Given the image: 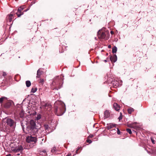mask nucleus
Wrapping results in <instances>:
<instances>
[{
  "instance_id": "1",
  "label": "nucleus",
  "mask_w": 156,
  "mask_h": 156,
  "mask_svg": "<svg viewBox=\"0 0 156 156\" xmlns=\"http://www.w3.org/2000/svg\"><path fill=\"white\" fill-rule=\"evenodd\" d=\"M36 125L35 121L33 120H30V124L27 126L26 128L27 133L30 135H35L37 133L38 129L37 128Z\"/></svg>"
},
{
  "instance_id": "2",
  "label": "nucleus",
  "mask_w": 156,
  "mask_h": 156,
  "mask_svg": "<svg viewBox=\"0 0 156 156\" xmlns=\"http://www.w3.org/2000/svg\"><path fill=\"white\" fill-rule=\"evenodd\" d=\"M57 104H58V107L55 106V114L58 116H60L62 115L65 112L66 108L65 104L62 102L58 101L56 102L55 105Z\"/></svg>"
},
{
  "instance_id": "3",
  "label": "nucleus",
  "mask_w": 156,
  "mask_h": 156,
  "mask_svg": "<svg viewBox=\"0 0 156 156\" xmlns=\"http://www.w3.org/2000/svg\"><path fill=\"white\" fill-rule=\"evenodd\" d=\"M63 82L61 76L57 77L55 79H54L52 83V84L54 86V89L58 90L60 89L62 86Z\"/></svg>"
},
{
  "instance_id": "4",
  "label": "nucleus",
  "mask_w": 156,
  "mask_h": 156,
  "mask_svg": "<svg viewBox=\"0 0 156 156\" xmlns=\"http://www.w3.org/2000/svg\"><path fill=\"white\" fill-rule=\"evenodd\" d=\"M108 84H112L114 87L116 88L121 86L122 84V81L118 79L113 80L112 78H109L108 80Z\"/></svg>"
},
{
  "instance_id": "5",
  "label": "nucleus",
  "mask_w": 156,
  "mask_h": 156,
  "mask_svg": "<svg viewBox=\"0 0 156 156\" xmlns=\"http://www.w3.org/2000/svg\"><path fill=\"white\" fill-rule=\"evenodd\" d=\"M37 141V138L35 136L32 135L28 136L26 138V141L29 143V146L31 148L33 147L36 144Z\"/></svg>"
},
{
  "instance_id": "6",
  "label": "nucleus",
  "mask_w": 156,
  "mask_h": 156,
  "mask_svg": "<svg viewBox=\"0 0 156 156\" xmlns=\"http://www.w3.org/2000/svg\"><path fill=\"white\" fill-rule=\"evenodd\" d=\"M6 122L8 126L12 128V130H13L16 125L15 122L14 121L11 119L8 118L7 119Z\"/></svg>"
},
{
  "instance_id": "7",
  "label": "nucleus",
  "mask_w": 156,
  "mask_h": 156,
  "mask_svg": "<svg viewBox=\"0 0 156 156\" xmlns=\"http://www.w3.org/2000/svg\"><path fill=\"white\" fill-rule=\"evenodd\" d=\"M97 35L99 38L104 39L105 37L106 34L105 32L102 31L101 30H99L97 33Z\"/></svg>"
},
{
  "instance_id": "8",
  "label": "nucleus",
  "mask_w": 156,
  "mask_h": 156,
  "mask_svg": "<svg viewBox=\"0 0 156 156\" xmlns=\"http://www.w3.org/2000/svg\"><path fill=\"white\" fill-rule=\"evenodd\" d=\"M12 150L15 152H18L20 151H21L23 150V148L21 146H19L15 148H12Z\"/></svg>"
},
{
  "instance_id": "9",
  "label": "nucleus",
  "mask_w": 156,
  "mask_h": 156,
  "mask_svg": "<svg viewBox=\"0 0 156 156\" xmlns=\"http://www.w3.org/2000/svg\"><path fill=\"white\" fill-rule=\"evenodd\" d=\"M114 108L116 111H119L120 109V107L117 103H115L113 105Z\"/></svg>"
},
{
  "instance_id": "10",
  "label": "nucleus",
  "mask_w": 156,
  "mask_h": 156,
  "mask_svg": "<svg viewBox=\"0 0 156 156\" xmlns=\"http://www.w3.org/2000/svg\"><path fill=\"white\" fill-rule=\"evenodd\" d=\"M13 15L12 13V12L7 17V20L8 22H11L12 21V20L13 18Z\"/></svg>"
},
{
  "instance_id": "11",
  "label": "nucleus",
  "mask_w": 156,
  "mask_h": 156,
  "mask_svg": "<svg viewBox=\"0 0 156 156\" xmlns=\"http://www.w3.org/2000/svg\"><path fill=\"white\" fill-rule=\"evenodd\" d=\"M110 60L111 61L113 62H115L117 60V57L116 55H114L113 56H111L110 57Z\"/></svg>"
},
{
  "instance_id": "12",
  "label": "nucleus",
  "mask_w": 156,
  "mask_h": 156,
  "mask_svg": "<svg viewBox=\"0 0 156 156\" xmlns=\"http://www.w3.org/2000/svg\"><path fill=\"white\" fill-rule=\"evenodd\" d=\"M43 72L40 70L39 69L38 70L37 72V76L36 77L37 78H39L41 76Z\"/></svg>"
},
{
  "instance_id": "13",
  "label": "nucleus",
  "mask_w": 156,
  "mask_h": 156,
  "mask_svg": "<svg viewBox=\"0 0 156 156\" xmlns=\"http://www.w3.org/2000/svg\"><path fill=\"white\" fill-rule=\"evenodd\" d=\"M12 103V102L10 101H7L5 105V107L7 108H9L11 106Z\"/></svg>"
},
{
  "instance_id": "14",
  "label": "nucleus",
  "mask_w": 156,
  "mask_h": 156,
  "mask_svg": "<svg viewBox=\"0 0 156 156\" xmlns=\"http://www.w3.org/2000/svg\"><path fill=\"white\" fill-rule=\"evenodd\" d=\"M137 123L136 122H134L131 123H129L128 124V126L133 128H135L136 125Z\"/></svg>"
},
{
  "instance_id": "15",
  "label": "nucleus",
  "mask_w": 156,
  "mask_h": 156,
  "mask_svg": "<svg viewBox=\"0 0 156 156\" xmlns=\"http://www.w3.org/2000/svg\"><path fill=\"white\" fill-rule=\"evenodd\" d=\"M115 125L113 123H110L107 127L108 129H110L115 126Z\"/></svg>"
},
{
  "instance_id": "16",
  "label": "nucleus",
  "mask_w": 156,
  "mask_h": 156,
  "mask_svg": "<svg viewBox=\"0 0 156 156\" xmlns=\"http://www.w3.org/2000/svg\"><path fill=\"white\" fill-rule=\"evenodd\" d=\"M7 101V98L5 97H2L0 98V103L5 102Z\"/></svg>"
},
{
  "instance_id": "17",
  "label": "nucleus",
  "mask_w": 156,
  "mask_h": 156,
  "mask_svg": "<svg viewBox=\"0 0 156 156\" xmlns=\"http://www.w3.org/2000/svg\"><path fill=\"white\" fill-rule=\"evenodd\" d=\"M23 12L22 11H19V9H18L17 12L16 13L18 17H20L22 15H23Z\"/></svg>"
},
{
  "instance_id": "18",
  "label": "nucleus",
  "mask_w": 156,
  "mask_h": 156,
  "mask_svg": "<svg viewBox=\"0 0 156 156\" xmlns=\"http://www.w3.org/2000/svg\"><path fill=\"white\" fill-rule=\"evenodd\" d=\"M105 117V118L108 117L110 116L109 112L108 111L106 110L104 112Z\"/></svg>"
},
{
  "instance_id": "19",
  "label": "nucleus",
  "mask_w": 156,
  "mask_h": 156,
  "mask_svg": "<svg viewBox=\"0 0 156 156\" xmlns=\"http://www.w3.org/2000/svg\"><path fill=\"white\" fill-rule=\"evenodd\" d=\"M134 111V109L132 108H130L128 109V112L129 114H131L132 112Z\"/></svg>"
},
{
  "instance_id": "20",
  "label": "nucleus",
  "mask_w": 156,
  "mask_h": 156,
  "mask_svg": "<svg viewBox=\"0 0 156 156\" xmlns=\"http://www.w3.org/2000/svg\"><path fill=\"white\" fill-rule=\"evenodd\" d=\"M26 86L27 87H29L31 85V83L30 81L27 80L26 82Z\"/></svg>"
},
{
  "instance_id": "21",
  "label": "nucleus",
  "mask_w": 156,
  "mask_h": 156,
  "mask_svg": "<svg viewBox=\"0 0 156 156\" xmlns=\"http://www.w3.org/2000/svg\"><path fill=\"white\" fill-rule=\"evenodd\" d=\"M117 48L116 46L114 47L112 49V52L113 53H116L117 51Z\"/></svg>"
},
{
  "instance_id": "22",
  "label": "nucleus",
  "mask_w": 156,
  "mask_h": 156,
  "mask_svg": "<svg viewBox=\"0 0 156 156\" xmlns=\"http://www.w3.org/2000/svg\"><path fill=\"white\" fill-rule=\"evenodd\" d=\"M42 106V108H44V107H50L51 106L48 104L47 103H45L44 104H43V103H41Z\"/></svg>"
},
{
  "instance_id": "23",
  "label": "nucleus",
  "mask_w": 156,
  "mask_h": 156,
  "mask_svg": "<svg viewBox=\"0 0 156 156\" xmlns=\"http://www.w3.org/2000/svg\"><path fill=\"white\" fill-rule=\"evenodd\" d=\"M37 90V88L36 87H34L32 88L31 90V92L34 93Z\"/></svg>"
},
{
  "instance_id": "24",
  "label": "nucleus",
  "mask_w": 156,
  "mask_h": 156,
  "mask_svg": "<svg viewBox=\"0 0 156 156\" xmlns=\"http://www.w3.org/2000/svg\"><path fill=\"white\" fill-rule=\"evenodd\" d=\"M57 151V150L56 148L55 147H53L51 150V152H56Z\"/></svg>"
},
{
  "instance_id": "25",
  "label": "nucleus",
  "mask_w": 156,
  "mask_h": 156,
  "mask_svg": "<svg viewBox=\"0 0 156 156\" xmlns=\"http://www.w3.org/2000/svg\"><path fill=\"white\" fill-rule=\"evenodd\" d=\"M41 116L39 114L37 115V116L36 117V119L37 120H38L41 119Z\"/></svg>"
},
{
  "instance_id": "26",
  "label": "nucleus",
  "mask_w": 156,
  "mask_h": 156,
  "mask_svg": "<svg viewBox=\"0 0 156 156\" xmlns=\"http://www.w3.org/2000/svg\"><path fill=\"white\" fill-rule=\"evenodd\" d=\"M127 131L130 134H131L132 133L131 130L130 129H126Z\"/></svg>"
},
{
  "instance_id": "27",
  "label": "nucleus",
  "mask_w": 156,
  "mask_h": 156,
  "mask_svg": "<svg viewBox=\"0 0 156 156\" xmlns=\"http://www.w3.org/2000/svg\"><path fill=\"white\" fill-rule=\"evenodd\" d=\"M18 9H19V11H22L24 9V8L23 7L21 6Z\"/></svg>"
},
{
  "instance_id": "28",
  "label": "nucleus",
  "mask_w": 156,
  "mask_h": 156,
  "mask_svg": "<svg viewBox=\"0 0 156 156\" xmlns=\"http://www.w3.org/2000/svg\"><path fill=\"white\" fill-rule=\"evenodd\" d=\"M87 143H89V144L91 143L92 142V141L91 140L88 139H87Z\"/></svg>"
},
{
  "instance_id": "29",
  "label": "nucleus",
  "mask_w": 156,
  "mask_h": 156,
  "mask_svg": "<svg viewBox=\"0 0 156 156\" xmlns=\"http://www.w3.org/2000/svg\"><path fill=\"white\" fill-rule=\"evenodd\" d=\"M44 82V80L43 79H40L39 80V83H43Z\"/></svg>"
},
{
  "instance_id": "30",
  "label": "nucleus",
  "mask_w": 156,
  "mask_h": 156,
  "mask_svg": "<svg viewBox=\"0 0 156 156\" xmlns=\"http://www.w3.org/2000/svg\"><path fill=\"white\" fill-rule=\"evenodd\" d=\"M49 126L48 125H45V129H47L48 128Z\"/></svg>"
},
{
  "instance_id": "31",
  "label": "nucleus",
  "mask_w": 156,
  "mask_h": 156,
  "mask_svg": "<svg viewBox=\"0 0 156 156\" xmlns=\"http://www.w3.org/2000/svg\"><path fill=\"white\" fill-rule=\"evenodd\" d=\"M117 134H120V130H119V128H117Z\"/></svg>"
},
{
  "instance_id": "32",
  "label": "nucleus",
  "mask_w": 156,
  "mask_h": 156,
  "mask_svg": "<svg viewBox=\"0 0 156 156\" xmlns=\"http://www.w3.org/2000/svg\"><path fill=\"white\" fill-rule=\"evenodd\" d=\"M6 75V73L5 72H3L2 76L4 77V76H5Z\"/></svg>"
},
{
  "instance_id": "33",
  "label": "nucleus",
  "mask_w": 156,
  "mask_h": 156,
  "mask_svg": "<svg viewBox=\"0 0 156 156\" xmlns=\"http://www.w3.org/2000/svg\"><path fill=\"white\" fill-rule=\"evenodd\" d=\"M93 137H94V135L92 134L88 136V137L90 138H92Z\"/></svg>"
},
{
  "instance_id": "34",
  "label": "nucleus",
  "mask_w": 156,
  "mask_h": 156,
  "mask_svg": "<svg viewBox=\"0 0 156 156\" xmlns=\"http://www.w3.org/2000/svg\"><path fill=\"white\" fill-rule=\"evenodd\" d=\"M151 140L153 144H155V141H154V140L153 139H151Z\"/></svg>"
},
{
  "instance_id": "35",
  "label": "nucleus",
  "mask_w": 156,
  "mask_h": 156,
  "mask_svg": "<svg viewBox=\"0 0 156 156\" xmlns=\"http://www.w3.org/2000/svg\"><path fill=\"white\" fill-rule=\"evenodd\" d=\"M119 120H120L121 119H122V117L120 116L119 118Z\"/></svg>"
},
{
  "instance_id": "36",
  "label": "nucleus",
  "mask_w": 156,
  "mask_h": 156,
  "mask_svg": "<svg viewBox=\"0 0 156 156\" xmlns=\"http://www.w3.org/2000/svg\"><path fill=\"white\" fill-rule=\"evenodd\" d=\"M71 154L70 153H69L66 156H71Z\"/></svg>"
},
{
  "instance_id": "37",
  "label": "nucleus",
  "mask_w": 156,
  "mask_h": 156,
  "mask_svg": "<svg viewBox=\"0 0 156 156\" xmlns=\"http://www.w3.org/2000/svg\"><path fill=\"white\" fill-rule=\"evenodd\" d=\"M79 149H78L76 151V154H77L78 153V152H77V151H78V150H79Z\"/></svg>"
},
{
  "instance_id": "38",
  "label": "nucleus",
  "mask_w": 156,
  "mask_h": 156,
  "mask_svg": "<svg viewBox=\"0 0 156 156\" xmlns=\"http://www.w3.org/2000/svg\"><path fill=\"white\" fill-rule=\"evenodd\" d=\"M6 156H11V154H9L6 155Z\"/></svg>"
},
{
  "instance_id": "39",
  "label": "nucleus",
  "mask_w": 156,
  "mask_h": 156,
  "mask_svg": "<svg viewBox=\"0 0 156 156\" xmlns=\"http://www.w3.org/2000/svg\"><path fill=\"white\" fill-rule=\"evenodd\" d=\"M110 33L112 34H113V33H114L112 31H111Z\"/></svg>"
},
{
  "instance_id": "40",
  "label": "nucleus",
  "mask_w": 156,
  "mask_h": 156,
  "mask_svg": "<svg viewBox=\"0 0 156 156\" xmlns=\"http://www.w3.org/2000/svg\"><path fill=\"white\" fill-rule=\"evenodd\" d=\"M111 47V46L110 45H109L108 46V48H110Z\"/></svg>"
},
{
  "instance_id": "41",
  "label": "nucleus",
  "mask_w": 156,
  "mask_h": 156,
  "mask_svg": "<svg viewBox=\"0 0 156 156\" xmlns=\"http://www.w3.org/2000/svg\"><path fill=\"white\" fill-rule=\"evenodd\" d=\"M104 61L105 62H107V61H106V60H104Z\"/></svg>"
},
{
  "instance_id": "42",
  "label": "nucleus",
  "mask_w": 156,
  "mask_h": 156,
  "mask_svg": "<svg viewBox=\"0 0 156 156\" xmlns=\"http://www.w3.org/2000/svg\"><path fill=\"white\" fill-rule=\"evenodd\" d=\"M27 11V10H24V11L26 12Z\"/></svg>"
},
{
  "instance_id": "43",
  "label": "nucleus",
  "mask_w": 156,
  "mask_h": 156,
  "mask_svg": "<svg viewBox=\"0 0 156 156\" xmlns=\"http://www.w3.org/2000/svg\"><path fill=\"white\" fill-rule=\"evenodd\" d=\"M20 154H17V155H20Z\"/></svg>"
},
{
  "instance_id": "44",
  "label": "nucleus",
  "mask_w": 156,
  "mask_h": 156,
  "mask_svg": "<svg viewBox=\"0 0 156 156\" xmlns=\"http://www.w3.org/2000/svg\"><path fill=\"white\" fill-rule=\"evenodd\" d=\"M114 130H115V131H116V130H115V129H114Z\"/></svg>"
},
{
  "instance_id": "45",
  "label": "nucleus",
  "mask_w": 156,
  "mask_h": 156,
  "mask_svg": "<svg viewBox=\"0 0 156 156\" xmlns=\"http://www.w3.org/2000/svg\"><path fill=\"white\" fill-rule=\"evenodd\" d=\"M74 156V155H73V156Z\"/></svg>"
}]
</instances>
